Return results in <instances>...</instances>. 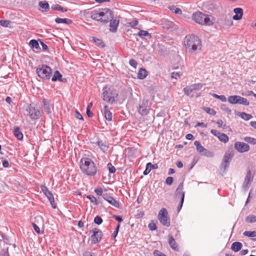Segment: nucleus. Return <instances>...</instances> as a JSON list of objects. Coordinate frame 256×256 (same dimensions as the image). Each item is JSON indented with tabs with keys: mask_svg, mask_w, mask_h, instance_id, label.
I'll return each instance as SVG.
<instances>
[{
	"mask_svg": "<svg viewBox=\"0 0 256 256\" xmlns=\"http://www.w3.org/2000/svg\"><path fill=\"white\" fill-rule=\"evenodd\" d=\"M80 168L84 174L90 176H94L96 174V166L91 159L83 158L80 160Z\"/></svg>",
	"mask_w": 256,
	"mask_h": 256,
	"instance_id": "f257e3e1",
	"label": "nucleus"
},
{
	"mask_svg": "<svg viewBox=\"0 0 256 256\" xmlns=\"http://www.w3.org/2000/svg\"><path fill=\"white\" fill-rule=\"evenodd\" d=\"M184 46L190 52L201 49V41L199 38L194 34L186 36L184 39Z\"/></svg>",
	"mask_w": 256,
	"mask_h": 256,
	"instance_id": "f03ea898",
	"label": "nucleus"
},
{
	"mask_svg": "<svg viewBox=\"0 0 256 256\" xmlns=\"http://www.w3.org/2000/svg\"><path fill=\"white\" fill-rule=\"evenodd\" d=\"M118 93L116 90L114 88L104 86L102 88V100L108 103L116 102Z\"/></svg>",
	"mask_w": 256,
	"mask_h": 256,
	"instance_id": "7ed1b4c3",
	"label": "nucleus"
},
{
	"mask_svg": "<svg viewBox=\"0 0 256 256\" xmlns=\"http://www.w3.org/2000/svg\"><path fill=\"white\" fill-rule=\"evenodd\" d=\"M36 73L43 80H49L51 77L52 70L49 66L42 64L36 68Z\"/></svg>",
	"mask_w": 256,
	"mask_h": 256,
	"instance_id": "20e7f679",
	"label": "nucleus"
},
{
	"mask_svg": "<svg viewBox=\"0 0 256 256\" xmlns=\"http://www.w3.org/2000/svg\"><path fill=\"white\" fill-rule=\"evenodd\" d=\"M192 19L196 22L202 25L211 26L213 24L207 15L200 12L194 13L192 15Z\"/></svg>",
	"mask_w": 256,
	"mask_h": 256,
	"instance_id": "39448f33",
	"label": "nucleus"
},
{
	"mask_svg": "<svg viewBox=\"0 0 256 256\" xmlns=\"http://www.w3.org/2000/svg\"><path fill=\"white\" fill-rule=\"evenodd\" d=\"M158 219L164 226L168 227L170 226V218L168 217V213L165 208H162L160 210Z\"/></svg>",
	"mask_w": 256,
	"mask_h": 256,
	"instance_id": "423d86ee",
	"label": "nucleus"
},
{
	"mask_svg": "<svg viewBox=\"0 0 256 256\" xmlns=\"http://www.w3.org/2000/svg\"><path fill=\"white\" fill-rule=\"evenodd\" d=\"M150 110V106L149 104V100L148 99H143L140 102L138 108V112L142 116H146L149 113Z\"/></svg>",
	"mask_w": 256,
	"mask_h": 256,
	"instance_id": "0eeeda50",
	"label": "nucleus"
},
{
	"mask_svg": "<svg viewBox=\"0 0 256 256\" xmlns=\"http://www.w3.org/2000/svg\"><path fill=\"white\" fill-rule=\"evenodd\" d=\"M101 14H103L100 18V22L102 24L108 23L110 20L114 19V14L112 10L109 8L101 9Z\"/></svg>",
	"mask_w": 256,
	"mask_h": 256,
	"instance_id": "6e6552de",
	"label": "nucleus"
},
{
	"mask_svg": "<svg viewBox=\"0 0 256 256\" xmlns=\"http://www.w3.org/2000/svg\"><path fill=\"white\" fill-rule=\"evenodd\" d=\"M90 232H92V234L91 236V243L92 244H96L101 240L103 234L100 229L94 228L90 230Z\"/></svg>",
	"mask_w": 256,
	"mask_h": 256,
	"instance_id": "1a4fd4ad",
	"label": "nucleus"
},
{
	"mask_svg": "<svg viewBox=\"0 0 256 256\" xmlns=\"http://www.w3.org/2000/svg\"><path fill=\"white\" fill-rule=\"evenodd\" d=\"M26 110L28 112V114L31 119L36 120L41 116V111L36 108L32 104L28 106Z\"/></svg>",
	"mask_w": 256,
	"mask_h": 256,
	"instance_id": "9d476101",
	"label": "nucleus"
},
{
	"mask_svg": "<svg viewBox=\"0 0 256 256\" xmlns=\"http://www.w3.org/2000/svg\"><path fill=\"white\" fill-rule=\"evenodd\" d=\"M254 175V172L252 173L250 168H248L246 176L242 184V187L244 188H248L250 187L253 181Z\"/></svg>",
	"mask_w": 256,
	"mask_h": 256,
	"instance_id": "9b49d317",
	"label": "nucleus"
},
{
	"mask_svg": "<svg viewBox=\"0 0 256 256\" xmlns=\"http://www.w3.org/2000/svg\"><path fill=\"white\" fill-rule=\"evenodd\" d=\"M42 190L45 196L48 198L52 206L55 208L56 205L54 204V199L52 194L48 190V188L45 186H41Z\"/></svg>",
	"mask_w": 256,
	"mask_h": 256,
	"instance_id": "f8f14e48",
	"label": "nucleus"
},
{
	"mask_svg": "<svg viewBox=\"0 0 256 256\" xmlns=\"http://www.w3.org/2000/svg\"><path fill=\"white\" fill-rule=\"evenodd\" d=\"M234 148L240 153H244L250 150V146L243 142H236L234 143Z\"/></svg>",
	"mask_w": 256,
	"mask_h": 256,
	"instance_id": "ddd939ff",
	"label": "nucleus"
},
{
	"mask_svg": "<svg viewBox=\"0 0 256 256\" xmlns=\"http://www.w3.org/2000/svg\"><path fill=\"white\" fill-rule=\"evenodd\" d=\"M210 132L214 136L218 137V140L222 142L226 143L229 140V138L226 134L221 133V132H218V130H214V129L211 130Z\"/></svg>",
	"mask_w": 256,
	"mask_h": 256,
	"instance_id": "4468645a",
	"label": "nucleus"
},
{
	"mask_svg": "<svg viewBox=\"0 0 256 256\" xmlns=\"http://www.w3.org/2000/svg\"><path fill=\"white\" fill-rule=\"evenodd\" d=\"M43 106L48 114H50L52 112V110L54 108V105L52 104L50 100L44 98L42 100Z\"/></svg>",
	"mask_w": 256,
	"mask_h": 256,
	"instance_id": "2eb2a0df",
	"label": "nucleus"
},
{
	"mask_svg": "<svg viewBox=\"0 0 256 256\" xmlns=\"http://www.w3.org/2000/svg\"><path fill=\"white\" fill-rule=\"evenodd\" d=\"M234 155V151L232 148H229L225 153L222 160L224 162L230 163Z\"/></svg>",
	"mask_w": 256,
	"mask_h": 256,
	"instance_id": "dca6fc26",
	"label": "nucleus"
},
{
	"mask_svg": "<svg viewBox=\"0 0 256 256\" xmlns=\"http://www.w3.org/2000/svg\"><path fill=\"white\" fill-rule=\"evenodd\" d=\"M168 242L170 248L172 250L177 252L179 250V248L178 244L176 242L175 239L174 238L173 236L170 234H169L168 235Z\"/></svg>",
	"mask_w": 256,
	"mask_h": 256,
	"instance_id": "f3484780",
	"label": "nucleus"
},
{
	"mask_svg": "<svg viewBox=\"0 0 256 256\" xmlns=\"http://www.w3.org/2000/svg\"><path fill=\"white\" fill-rule=\"evenodd\" d=\"M110 30L112 32H115L117 31L118 27L119 24L120 20L117 19H112L110 21Z\"/></svg>",
	"mask_w": 256,
	"mask_h": 256,
	"instance_id": "a211bd4d",
	"label": "nucleus"
},
{
	"mask_svg": "<svg viewBox=\"0 0 256 256\" xmlns=\"http://www.w3.org/2000/svg\"><path fill=\"white\" fill-rule=\"evenodd\" d=\"M184 188V182H180L178 188H176L174 195L176 198H180L183 196V194L184 196L185 195V192L183 191Z\"/></svg>",
	"mask_w": 256,
	"mask_h": 256,
	"instance_id": "6ab92c4d",
	"label": "nucleus"
},
{
	"mask_svg": "<svg viewBox=\"0 0 256 256\" xmlns=\"http://www.w3.org/2000/svg\"><path fill=\"white\" fill-rule=\"evenodd\" d=\"M52 82L58 80L61 82H66L67 80L66 78H62V74L58 70L55 71L53 76L52 78Z\"/></svg>",
	"mask_w": 256,
	"mask_h": 256,
	"instance_id": "aec40b11",
	"label": "nucleus"
},
{
	"mask_svg": "<svg viewBox=\"0 0 256 256\" xmlns=\"http://www.w3.org/2000/svg\"><path fill=\"white\" fill-rule=\"evenodd\" d=\"M234 12L235 15L233 16V19L236 20H240L243 15V10L240 8H234Z\"/></svg>",
	"mask_w": 256,
	"mask_h": 256,
	"instance_id": "412c9836",
	"label": "nucleus"
},
{
	"mask_svg": "<svg viewBox=\"0 0 256 256\" xmlns=\"http://www.w3.org/2000/svg\"><path fill=\"white\" fill-rule=\"evenodd\" d=\"M38 6L42 9H40V10L42 12H46L49 11L50 8L48 3L46 1H40L38 2Z\"/></svg>",
	"mask_w": 256,
	"mask_h": 256,
	"instance_id": "4be33fe9",
	"label": "nucleus"
},
{
	"mask_svg": "<svg viewBox=\"0 0 256 256\" xmlns=\"http://www.w3.org/2000/svg\"><path fill=\"white\" fill-rule=\"evenodd\" d=\"M103 14H101V9L98 11L94 10L91 12L90 18L96 21L100 22V18L101 16H102Z\"/></svg>",
	"mask_w": 256,
	"mask_h": 256,
	"instance_id": "5701e85b",
	"label": "nucleus"
},
{
	"mask_svg": "<svg viewBox=\"0 0 256 256\" xmlns=\"http://www.w3.org/2000/svg\"><path fill=\"white\" fill-rule=\"evenodd\" d=\"M157 168L158 166L156 164H153L151 162H148L146 165V168L143 172V174L145 176L148 175L152 170L156 169Z\"/></svg>",
	"mask_w": 256,
	"mask_h": 256,
	"instance_id": "b1692460",
	"label": "nucleus"
},
{
	"mask_svg": "<svg viewBox=\"0 0 256 256\" xmlns=\"http://www.w3.org/2000/svg\"><path fill=\"white\" fill-rule=\"evenodd\" d=\"M234 113L245 120H248L252 118V116L251 114H246L244 112H240L235 110Z\"/></svg>",
	"mask_w": 256,
	"mask_h": 256,
	"instance_id": "393cba45",
	"label": "nucleus"
},
{
	"mask_svg": "<svg viewBox=\"0 0 256 256\" xmlns=\"http://www.w3.org/2000/svg\"><path fill=\"white\" fill-rule=\"evenodd\" d=\"M240 96H228V102L232 104H238V102L240 100Z\"/></svg>",
	"mask_w": 256,
	"mask_h": 256,
	"instance_id": "a878e982",
	"label": "nucleus"
},
{
	"mask_svg": "<svg viewBox=\"0 0 256 256\" xmlns=\"http://www.w3.org/2000/svg\"><path fill=\"white\" fill-rule=\"evenodd\" d=\"M242 244L240 242H235L232 244L231 249L235 252H238L242 249Z\"/></svg>",
	"mask_w": 256,
	"mask_h": 256,
	"instance_id": "bb28decb",
	"label": "nucleus"
},
{
	"mask_svg": "<svg viewBox=\"0 0 256 256\" xmlns=\"http://www.w3.org/2000/svg\"><path fill=\"white\" fill-rule=\"evenodd\" d=\"M148 76V72L144 68H140L137 77L138 79L143 80Z\"/></svg>",
	"mask_w": 256,
	"mask_h": 256,
	"instance_id": "cd10ccee",
	"label": "nucleus"
},
{
	"mask_svg": "<svg viewBox=\"0 0 256 256\" xmlns=\"http://www.w3.org/2000/svg\"><path fill=\"white\" fill-rule=\"evenodd\" d=\"M55 22L57 24H71L72 23V20L69 18H57L55 19Z\"/></svg>",
	"mask_w": 256,
	"mask_h": 256,
	"instance_id": "c85d7f7f",
	"label": "nucleus"
},
{
	"mask_svg": "<svg viewBox=\"0 0 256 256\" xmlns=\"http://www.w3.org/2000/svg\"><path fill=\"white\" fill-rule=\"evenodd\" d=\"M14 134L18 140H22L23 138V134L20 131L19 127L15 126L14 130Z\"/></svg>",
	"mask_w": 256,
	"mask_h": 256,
	"instance_id": "c756f323",
	"label": "nucleus"
},
{
	"mask_svg": "<svg viewBox=\"0 0 256 256\" xmlns=\"http://www.w3.org/2000/svg\"><path fill=\"white\" fill-rule=\"evenodd\" d=\"M104 116L106 120L111 121L112 120V113L109 110L108 106H104Z\"/></svg>",
	"mask_w": 256,
	"mask_h": 256,
	"instance_id": "7c9ffc66",
	"label": "nucleus"
},
{
	"mask_svg": "<svg viewBox=\"0 0 256 256\" xmlns=\"http://www.w3.org/2000/svg\"><path fill=\"white\" fill-rule=\"evenodd\" d=\"M29 45L32 48L40 49L38 41L36 40H31L29 42Z\"/></svg>",
	"mask_w": 256,
	"mask_h": 256,
	"instance_id": "2f4dec72",
	"label": "nucleus"
},
{
	"mask_svg": "<svg viewBox=\"0 0 256 256\" xmlns=\"http://www.w3.org/2000/svg\"><path fill=\"white\" fill-rule=\"evenodd\" d=\"M194 145L196 146L197 151L201 154H202L206 149L201 145L199 141H195L194 142Z\"/></svg>",
	"mask_w": 256,
	"mask_h": 256,
	"instance_id": "473e14b6",
	"label": "nucleus"
},
{
	"mask_svg": "<svg viewBox=\"0 0 256 256\" xmlns=\"http://www.w3.org/2000/svg\"><path fill=\"white\" fill-rule=\"evenodd\" d=\"M92 40L98 46L103 48L106 45L102 40L96 37H92Z\"/></svg>",
	"mask_w": 256,
	"mask_h": 256,
	"instance_id": "72a5a7b5",
	"label": "nucleus"
},
{
	"mask_svg": "<svg viewBox=\"0 0 256 256\" xmlns=\"http://www.w3.org/2000/svg\"><path fill=\"white\" fill-rule=\"evenodd\" d=\"M52 8L55 10H59L62 12H66L67 11V9L64 8L58 4H53L52 6Z\"/></svg>",
	"mask_w": 256,
	"mask_h": 256,
	"instance_id": "f704fd0d",
	"label": "nucleus"
},
{
	"mask_svg": "<svg viewBox=\"0 0 256 256\" xmlns=\"http://www.w3.org/2000/svg\"><path fill=\"white\" fill-rule=\"evenodd\" d=\"M246 222L247 223H254L256 222V216L250 214L247 216L246 218Z\"/></svg>",
	"mask_w": 256,
	"mask_h": 256,
	"instance_id": "c9c22d12",
	"label": "nucleus"
},
{
	"mask_svg": "<svg viewBox=\"0 0 256 256\" xmlns=\"http://www.w3.org/2000/svg\"><path fill=\"white\" fill-rule=\"evenodd\" d=\"M137 35L139 36L140 37L142 38L144 36H148L149 37V38H151L152 36L148 32L144 30H140L138 34Z\"/></svg>",
	"mask_w": 256,
	"mask_h": 256,
	"instance_id": "e433bc0d",
	"label": "nucleus"
},
{
	"mask_svg": "<svg viewBox=\"0 0 256 256\" xmlns=\"http://www.w3.org/2000/svg\"><path fill=\"white\" fill-rule=\"evenodd\" d=\"M108 202L116 208H120V202L112 197L108 200Z\"/></svg>",
	"mask_w": 256,
	"mask_h": 256,
	"instance_id": "4c0bfd02",
	"label": "nucleus"
},
{
	"mask_svg": "<svg viewBox=\"0 0 256 256\" xmlns=\"http://www.w3.org/2000/svg\"><path fill=\"white\" fill-rule=\"evenodd\" d=\"M243 234L250 238H254L256 236V231H246Z\"/></svg>",
	"mask_w": 256,
	"mask_h": 256,
	"instance_id": "58836bf2",
	"label": "nucleus"
},
{
	"mask_svg": "<svg viewBox=\"0 0 256 256\" xmlns=\"http://www.w3.org/2000/svg\"><path fill=\"white\" fill-rule=\"evenodd\" d=\"M238 104H242L244 106H248L250 104L249 102L247 100L246 98L242 97L240 96V100L238 102Z\"/></svg>",
	"mask_w": 256,
	"mask_h": 256,
	"instance_id": "ea45409f",
	"label": "nucleus"
},
{
	"mask_svg": "<svg viewBox=\"0 0 256 256\" xmlns=\"http://www.w3.org/2000/svg\"><path fill=\"white\" fill-rule=\"evenodd\" d=\"M203 110L206 113L210 115L214 116L216 113V112L214 109L210 108L208 107H204Z\"/></svg>",
	"mask_w": 256,
	"mask_h": 256,
	"instance_id": "a19ab883",
	"label": "nucleus"
},
{
	"mask_svg": "<svg viewBox=\"0 0 256 256\" xmlns=\"http://www.w3.org/2000/svg\"><path fill=\"white\" fill-rule=\"evenodd\" d=\"M86 198L89 199L90 202L93 203L94 205H98V200L96 198L92 195H88L86 196Z\"/></svg>",
	"mask_w": 256,
	"mask_h": 256,
	"instance_id": "79ce46f5",
	"label": "nucleus"
},
{
	"mask_svg": "<svg viewBox=\"0 0 256 256\" xmlns=\"http://www.w3.org/2000/svg\"><path fill=\"white\" fill-rule=\"evenodd\" d=\"M230 166V163L224 162V160L222 161L220 166V169L223 170L224 172H226Z\"/></svg>",
	"mask_w": 256,
	"mask_h": 256,
	"instance_id": "37998d69",
	"label": "nucleus"
},
{
	"mask_svg": "<svg viewBox=\"0 0 256 256\" xmlns=\"http://www.w3.org/2000/svg\"><path fill=\"white\" fill-rule=\"evenodd\" d=\"M8 248L6 246L0 250V256H10L8 252Z\"/></svg>",
	"mask_w": 256,
	"mask_h": 256,
	"instance_id": "c03bdc74",
	"label": "nucleus"
},
{
	"mask_svg": "<svg viewBox=\"0 0 256 256\" xmlns=\"http://www.w3.org/2000/svg\"><path fill=\"white\" fill-rule=\"evenodd\" d=\"M212 96L220 100L222 102H226V98L224 95H218L216 94H212Z\"/></svg>",
	"mask_w": 256,
	"mask_h": 256,
	"instance_id": "a18cd8bd",
	"label": "nucleus"
},
{
	"mask_svg": "<svg viewBox=\"0 0 256 256\" xmlns=\"http://www.w3.org/2000/svg\"><path fill=\"white\" fill-rule=\"evenodd\" d=\"M99 148L104 152L107 150L108 147L107 146L104 144V143L102 141H98L97 142Z\"/></svg>",
	"mask_w": 256,
	"mask_h": 256,
	"instance_id": "49530a36",
	"label": "nucleus"
},
{
	"mask_svg": "<svg viewBox=\"0 0 256 256\" xmlns=\"http://www.w3.org/2000/svg\"><path fill=\"white\" fill-rule=\"evenodd\" d=\"M244 140L246 142L248 143L254 144H256V138H252L251 137H249V136H246L244 138Z\"/></svg>",
	"mask_w": 256,
	"mask_h": 256,
	"instance_id": "de8ad7c7",
	"label": "nucleus"
},
{
	"mask_svg": "<svg viewBox=\"0 0 256 256\" xmlns=\"http://www.w3.org/2000/svg\"><path fill=\"white\" fill-rule=\"evenodd\" d=\"M220 108L222 110L226 112L229 114H230L232 113L231 110L229 108L226 104H222L220 106Z\"/></svg>",
	"mask_w": 256,
	"mask_h": 256,
	"instance_id": "09e8293b",
	"label": "nucleus"
},
{
	"mask_svg": "<svg viewBox=\"0 0 256 256\" xmlns=\"http://www.w3.org/2000/svg\"><path fill=\"white\" fill-rule=\"evenodd\" d=\"M11 24V22L8 20H0V25L4 27H8Z\"/></svg>",
	"mask_w": 256,
	"mask_h": 256,
	"instance_id": "8fccbe9b",
	"label": "nucleus"
},
{
	"mask_svg": "<svg viewBox=\"0 0 256 256\" xmlns=\"http://www.w3.org/2000/svg\"><path fill=\"white\" fill-rule=\"evenodd\" d=\"M170 10L174 12L176 14H180L182 13V10L180 8H176L174 6L170 8Z\"/></svg>",
	"mask_w": 256,
	"mask_h": 256,
	"instance_id": "3c124183",
	"label": "nucleus"
},
{
	"mask_svg": "<svg viewBox=\"0 0 256 256\" xmlns=\"http://www.w3.org/2000/svg\"><path fill=\"white\" fill-rule=\"evenodd\" d=\"M202 154H204L208 158H212L214 156V154L212 152L206 149V150Z\"/></svg>",
	"mask_w": 256,
	"mask_h": 256,
	"instance_id": "603ef678",
	"label": "nucleus"
},
{
	"mask_svg": "<svg viewBox=\"0 0 256 256\" xmlns=\"http://www.w3.org/2000/svg\"><path fill=\"white\" fill-rule=\"evenodd\" d=\"M203 86V84L200 83L196 84H192L191 87L192 88V90H200L202 88Z\"/></svg>",
	"mask_w": 256,
	"mask_h": 256,
	"instance_id": "864d4df0",
	"label": "nucleus"
},
{
	"mask_svg": "<svg viewBox=\"0 0 256 256\" xmlns=\"http://www.w3.org/2000/svg\"><path fill=\"white\" fill-rule=\"evenodd\" d=\"M103 222L102 218L98 216H96L94 218V222L98 225H100L102 224Z\"/></svg>",
	"mask_w": 256,
	"mask_h": 256,
	"instance_id": "5fc2aeb1",
	"label": "nucleus"
},
{
	"mask_svg": "<svg viewBox=\"0 0 256 256\" xmlns=\"http://www.w3.org/2000/svg\"><path fill=\"white\" fill-rule=\"evenodd\" d=\"M108 171L110 173L114 174L116 172V168L114 166L112 165L111 163H108Z\"/></svg>",
	"mask_w": 256,
	"mask_h": 256,
	"instance_id": "6e6d98bb",
	"label": "nucleus"
},
{
	"mask_svg": "<svg viewBox=\"0 0 256 256\" xmlns=\"http://www.w3.org/2000/svg\"><path fill=\"white\" fill-rule=\"evenodd\" d=\"M120 228V224H118L117 225V226H116V228H115L114 231V233L112 234V239L114 240L115 241H116L115 238H116V236L118 235V234L119 232Z\"/></svg>",
	"mask_w": 256,
	"mask_h": 256,
	"instance_id": "4d7b16f0",
	"label": "nucleus"
},
{
	"mask_svg": "<svg viewBox=\"0 0 256 256\" xmlns=\"http://www.w3.org/2000/svg\"><path fill=\"white\" fill-rule=\"evenodd\" d=\"M182 74V73L181 72H172L171 74L172 78L176 79L177 78H180V76Z\"/></svg>",
	"mask_w": 256,
	"mask_h": 256,
	"instance_id": "13d9d810",
	"label": "nucleus"
},
{
	"mask_svg": "<svg viewBox=\"0 0 256 256\" xmlns=\"http://www.w3.org/2000/svg\"><path fill=\"white\" fill-rule=\"evenodd\" d=\"M184 93L187 95L190 96V94L192 92V87H186L183 90Z\"/></svg>",
	"mask_w": 256,
	"mask_h": 256,
	"instance_id": "bf43d9fd",
	"label": "nucleus"
},
{
	"mask_svg": "<svg viewBox=\"0 0 256 256\" xmlns=\"http://www.w3.org/2000/svg\"><path fill=\"white\" fill-rule=\"evenodd\" d=\"M148 228L150 230H155L157 229L156 224L153 222H151L148 224Z\"/></svg>",
	"mask_w": 256,
	"mask_h": 256,
	"instance_id": "052dcab7",
	"label": "nucleus"
},
{
	"mask_svg": "<svg viewBox=\"0 0 256 256\" xmlns=\"http://www.w3.org/2000/svg\"><path fill=\"white\" fill-rule=\"evenodd\" d=\"M184 194H183V196L180 198V202L178 204V206L177 207V211L179 212L180 210L182 209V206L184 202Z\"/></svg>",
	"mask_w": 256,
	"mask_h": 256,
	"instance_id": "680f3d73",
	"label": "nucleus"
},
{
	"mask_svg": "<svg viewBox=\"0 0 256 256\" xmlns=\"http://www.w3.org/2000/svg\"><path fill=\"white\" fill-rule=\"evenodd\" d=\"M174 178L172 176H168L166 178V184L168 186H170L173 183Z\"/></svg>",
	"mask_w": 256,
	"mask_h": 256,
	"instance_id": "e2e57ef3",
	"label": "nucleus"
},
{
	"mask_svg": "<svg viewBox=\"0 0 256 256\" xmlns=\"http://www.w3.org/2000/svg\"><path fill=\"white\" fill-rule=\"evenodd\" d=\"M153 254L154 256H166L164 254L160 252L158 250H154V251Z\"/></svg>",
	"mask_w": 256,
	"mask_h": 256,
	"instance_id": "0e129e2a",
	"label": "nucleus"
},
{
	"mask_svg": "<svg viewBox=\"0 0 256 256\" xmlns=\"http://www.w3.org/2000/svg\"><path fill=\"white\" fill-rule=\"evenodd\" d=\"M129 64L130 66H131L133 68H136V67L137 66V65H138V62L136 60H134V59H130L129 60Z\"/></svg>",
	"mask_w": 256,
	"mask_h": 256,
	"instance_id": "69168bd1",
	"label": "nucleus"
},
{
	"mask_svg": "<svg viewBox=\"0 0 256 256\" xmlns=\"http://www.w3.org/2000/svg\"><path fill=\"white\" fill-rule=\"evenodd\" d=\"M216 123L219 128H226V125L224 124V122L222 120H218L216 121Z\"/></svg>",
	"mask_w": 256,
	"mask_h": 256,
	"instance_id": "338daca9",
	"label": "nucleus"
},
{
	"mask_svg": "<svg viewBox=\"0 0 256 256\" xmlns=\"http://www.w3.org/2000/svg\"><path fill=\"white\" fill-rule=\"evenodd\" d=\"M2 166L4 168H8L9 166V163L7 160L4 159V158H2Z\"/></svg>",
	"mask_w": 256,
	"mask_h": 256,
	"instance_id": "774afa93",
	"label": "nucleus"
}]
</instances>
